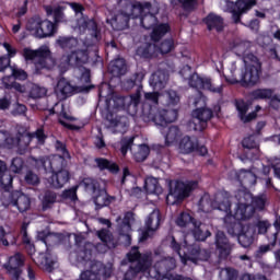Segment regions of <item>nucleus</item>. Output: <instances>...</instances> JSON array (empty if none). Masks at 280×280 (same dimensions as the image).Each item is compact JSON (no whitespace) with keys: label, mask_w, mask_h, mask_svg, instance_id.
I'll list each match as a JSON object with an SVG mask.
<instances>
[{"label":"nucleus","mask_w":280,"mask_h":280,"mask_svg":"<svg viewBox=\"0 0 280 280\" xmlns=\"http://www.w3.org/2000/svg\"><path fill=\"white\" fill-rule=\"evenodd\" d=\"M159 97H161L159 92L144 93V103L141 109H139V104H141L140 90L129 96L114 95L112 98H107L103 115L109 122L110 132L117 135V132L124 133L128 130V118L117 116V113H120V110H126L131 117L138 115L144 121H153L155 126L161 128V133L165 139V145H174L178 137H180V129L176 126L167 127V124H172L178 119V110L159 108Z\"/></svg>","instance_id":"1"},{"label":"nucleus","mask_w":280,"mask_h":280,"mask_svg":"<svg viewBox=\"0 0 280 280\" xmlns=\"http://www.w3.org/2000/svg\"><path fill=\"white\" fill-rule=\"evenodd\" d=\"M235 207L231 211V199L219 194L214 201H211L209 195H203L199 201V211L209 213L212 209L223 211V226L226 229L229 235L237 237L238 243L243 248H248L253 244L255 230L253 226L246 224L255 214V209H264L266 207V197L260 196L253 198L250 191L244 189L238 190L235 195Z\"/></svg>","instance_id":"2"},{"label":"nucleus","mask_w":280,"mask_h":280,"mask_svg":"<svg viewBox=\"0 0 280 280\" xmlns=\"http://www.w3.org/2000/svg\"><path fill=\"white\" fill-rule=\"evenodd\" d=\"M118 8H121L120 13L115 18H107V23L112 25L113 30H126V27H128V21H130V19H138L137 14H139V23L142 27H144V30H153L151 33V40H153V43L161 40V38L170 32V24H158V5H151L150 2L132 3L130 0H120Z\"/></svg>","instance_id":"3"},{"label":"nucleus","mask_w":280,"mask_h":280,"mask_svg":"<svg viewBox=\"0 0 280 280\" xmlns=\"http://www.w3.org/2000/svg\"><path fill=\"white\" fill-rule=\"evenodd\" d=\"M75 30L79 32L91 35L92 43L89 40L78 42L73 37H59L56 43L65 51L70 54L63 55L58 63L59 71L67 73L69 69L86 65L89 62V47L100 42V32L97 31V24L93 20H89L86 16H82L78 20Z\"/></svg>","instance_id":"4"},{"label":"nucleus","mask_w":280,"mask_h":280,"mask_svg":"<svg viewBox=\"0 0 280 280\" xmlns=\"http://www.w3.org/2000/svg\"><path fill=\"white\" fill-rule=\"evenodd\" d=\"M97 237L103 242V244H98L94 246L92 243H85L82 240V235L73 234L77 246H79V256L78 261L88 268L86 270L82 271L80 275L81 280H100L102 277L105 279L110 277L113 273V265L108 264L104 266V264L97 260H91L93 255V250L97 253H106L108 248H115L117 246V241L113 238V234L110 231L103 229L96 232ZM82 244H84L82 246Z\"/></svg>","instance_id":"5"},{"label":"nucleus","mask_w":280,"mask_h":280,"mask_svg":"<svg viewBox=\"0 0 280 280\" xmlns=\"http://www.w3.org/2000/svg\"><path fill=\"white\" fill-rule=\"evenodd\" d=\"M127 260L129 261V270L125 273V280H132L139 272H147V277H151L155 280H191L190 278H184L178 275L170 273V270L176 268V259L167 258L159 253H155L153 260L156 261L152 266V254L147 253L141 255L139 247H132L127 254Z\"/></svg>","instance_id":"6"},{"label":"nucleus","mask_w":280,"mask_h":280,"mask_svg":"<svg viewBox=\"0 0 280 280\" xmlns=\"http://www.w3.org/2000/svg\"><path fill=\"white\" fill-rule=\"evenodd\" d=\"M228 84L255 86L261 75V61L255 55H246L244 61H232L223 73Z\"/></svg>","instance_id":"7"},{"label":"nucleus","mask_w":280,"mask_h":280,"mask_svg":"<svg viewBox=\"0 0 280 280\" xmlns=\"http://www.w3.org/2000/svg\"><path fill=\"white\" fill-rule=\"evenodd\" d=\"M56 149L60 152L59 155H51L44 160H36L32 158L31 164L37 168L43 167L46 174H50V176H48V185L50 187H55V189H60L69 183V171L62 168L56 172V170L62 167L65 159H70V156L69 151H67L62 142L57 141Z\"/></svg>","instance_id":"8"},{"label":"nucleus","mask_w":280,"mask_h":280,"mask_svg":"<svg viewBox=\"0 0 280 280\" xmlns=\"http://www.w3.org/2000/svg\"><path fill=\"white\" fill-rule=\"evenodd\" d=\"M45 139L43 129H38L35 133L22 132L21 130L0 131V148L7 150L16 148L19 154H25L30 143L37 142L39 145H43Z\"/></svg>","instance_id":"9"},{"label":"nucleus","mask_w":280,"mask_h":280,"mask_svg":"<svg viewBox=\"0 0 280 280\" xmlns=\"http://www.w3.org/2000/svg\"><path fill=\"white\" fill-rule=\"evenodd\" d=\"M74 73L80 75L79 85L71 84V82L67 81L65 78L58 81L55 93L59 100H67V97H71V95H75V93H89L90 89H93V85H89V82H91V71L89 69L77 67Z\"/></svg>","instance_id":"10"},{"label":"nucleus","mask_w":280,"mask_h":280,"mask_svg":"<svg viewBox=\"0 0 280 280\" xmlns=\"http://www.w3.org/2000/svg\"><path fill=\"white\" fill-rule=\"evenodd\" d=\"M22 56L25 62L34 63L35 73H40L42 69H51L55 65L54 58H51V50L47 45L40 46L35 50L30 47H25L22 50Z\"/></svg>","instance_id":"11"},{"label":"nucleus","mask_w":280,"mask_h":280,"mask_svg":"<svg viewBox=\"0 0 280 280\" xmlns=\"http://www.w3.org/2000/svg\"><path fill=\"white\" fill-rule=\"evenodd\" d=\"M188 238L189 235H186L184 237V244L180 245V241H178L176 236H171L168 238L171 242V248L177 253L182 264H187L188 261L197 264L198 259H202V250L198 247H194L191 244H187Z\"/></svg>","instance_id":"12"},{"label":"nucleus","mask_w":280,"mask_h":280,"mask_svg":"<svg viewBox=\"0 0 280 280\" xmlns=\"http://www.w3.org/2000/svg\"><path fill=\"white\" fill-rule=\"evenodd\" d=\"M170 192L166 196L167 205H176L185 198H189V194L194 191V189L198 188V182L196 180H171L168 184Z\"/></svg>","instance_id":"13"},{"label":"nucleus","mask_w":280,"mask_h":280,"mask_svg":"<svg viewBox=\"0 0 280 280\" xmlns=\"http://www.w3.org/2000/svg\"><path fill=\"white\" fill-rule=\"evenodd\" d=\"M192 104L196 106V109L192 110L194 130H205L207 128V121L213 117V112L207 108V97L200 92L192 98Z\"/></svg>","instance_id":"14"},{"label":"nucleus","mask_w":280,"mask_h":280,"mask_svg":"<svg viewBox=\"0 0 280 280\" xmlns=\"http://www.w3.org/2000/svg\"><path fill=\"white\" fill-rule=\"evenodd\" d=\"M175 224L179 226V229H187L189 224H192L191 235L197 242H205L207 237H211V232L209 230L205 231L202 222L196 220V218L187 211H183L177 214Z\"/></svg>","instance_id":"15"},{"label":"nucleus","mask_w":280,"mask_h":280,"mask_svg":"<svg viewBox=\"0 0 280 280\" xmlns=\"http://www.w3.org/2000/svg\"><path fill=\"white\" fill-rule=\"evenodd\" d=\"M26 30L35 38H51L58 32L56 23L49 20H40L39 18L31 19L26 25Z\"/></svg>","instance_id":"16"},{"label":"nucleus","mask_w":280,"mask_h":280,"mask_svg":"<svg viewBox=\"0 0 280 280\" xmlns=\"http://www.w3.org/2000/svg\"><path fill=\"white\" fill-rule=\"evenodd\" d=\"M80 187H84L86 191H93L94 205L96 209H102V207H108L113 197H108V192L104 188H100V183L95 182L91 177H85L81 183Z\"/></svg>","instance_id":"17"},{"label":"nucleus","mask_w":280,"mask_h":280,"mask_svg":"<svg viewBox=\"0 0 280 280\" xmlns=\"http://www.w3.org/2000/svg\"><path fill=\"white\" fill-rule=\"evenodd\" d=\"M172 49H174V39L168 38L162 42L159 47H156V44H143L137 49L136 54L140 58H156L159 54H170Z\"/></svg>","instance_id":"18"},{"label":"nucleus","mask_w":280,"mask_h":280,"mask_svg":"<svg viewBox=\"0 0 280 280\" xmlns=\"http://www.w3.org/2000/svg\"><path fill=\"white\" fill-rule=\"evenodd\" d=\"M255 3V0H237L236 3L230 0H223L221 2V8L224 12H230L232 14L234 23H240V16H242L244 12H248Z\"/></svg>","instance_id":"19"},{"label":"nucleus","mask_w":280,"mask_h":280,"mask_svg":"<svg viewBox=\"0 0 280 280\" xmlns=\"http://www.w3.org/2000/svg\"><path fill=\"white\" fill-rule=\"evenodd\" d=\"M1 201L4 207H16L20 213L27 211L32 205L30 197L21 191L4 192Z\"/></svg>","instance_id":"20"},{"label":"nucleus","mask_w":280,"mask_h":280,"mask_svg":"<svg viewBox=\"0 0 280 280\" xmlns=\"http://www.w3.org/2000/svg\"><path fill=\"white\" fill-rule=\"evenodd\" d=\"M11 71L12 75L4 77L2 79V84H4L5 89H14L18 93H25L27 88L21 85V83H16L14 80H27V72L18 67H11Z\"/></svg>","instance_id":"21"},{"label":"nucleus","mask_w":280,"mask_h":280,"mask_svg":"<svg viewBox=\"0 0 280 280\" xmlns=\"http://www.w3.org/2000/svg\"><path fill=\"white\" fill-rule=\"evenodd\" d=\"M191 89H205L206 91H210V93H218L219 95L222 94L223 85L222 83H218L215 81H211V79H202L200 75L195 74L190 81Z\"/></svg>","instance_id":"22"},{"label":"nucleus","mask_w":280,"mask_h":280,"mask_svg":"<svg viewBox=\"0 0 280 280\" xmlns=\"http://www.w3.org/2000/svg\"><path fill=\"white\" fill-rule=\"evenodd\" d=\"M161 224V211L158 209L153 210L152 213L145 220L144 230L141 232L140 242H145V240L159 229Z\"/></svg>","instance_id":"23"},{"label":"nucleus","mask_w":280,"mask_h":280,"mask_svg":"<svg viewBox=\"0 0 280 280\" xmlns=\"http://www.w3.org/2000/svg\"><path fill=\"white\" fill-rule=\"evenodd\" d=\"M25 264V256L21 253H16L15 255L9 258V261L4 264L5 270L12 275L15 280H25L21 277V267Z\"/></svg>","instance_id":"24"},{"label":"nucleus","mask_w":280,"mask_h":280,"mask_svg":"<svg viewBox=\"0 0 280 280\" xmlns=\"http://www.w3.org/2000/svg\"><path fill=\"white\" fill-rule=\"evenodd\" d=\"M135 221V215L132 212H127L124 217L122 223L119 226V240L125 246H130V231H132V222Z\"/></svg>","instance_id":"25"},{"label":"nucleus","mask_w":280,"mask_h":280,"mask_svg":"<svg viewBox=\"0 0 280 280\" xmlns=\"http://www.w3.org/2000/svg\"><path fill=\"white\" fill-rule=\"evenodd\" d=\"M232 176H235V180H237L240 185L244 186L243 189H241V191H244V189L248 191L246 187H253V185L257 183V176L255 175V173L250 171H246V170H241L240 172L233 171Z\"/></svg>","instance_id":"26"},{"label":"nucleus","mask_w":280,"mask_h":280,"mask_svg":"<svg viewBox=\"0 0 280 280\" xmlns=\"http://www.w3.org/2000/svg\"><path fill=\"white\" fill-rule=\"evenodd\" d=\"M230 49L236 56H242L243 59L241 62H244L245 56H255L253 52H250V43L243 42L242 39H234L232 43H230Z\"/></svg>","instance_id":"27"},{"label":"nucleus","mask_w":280,"mask_h":280,"mask_svg":"<svg viewBox=\"0 0 280 280\" xmlns=\"http://www.w3.org/2000/svg\"><path fill=\"white\" fill-rule=\"evenodd\" d=\"M149 84L154 91H163L167 84V72L165 70L155 71L151 75Z\"/></svg>","instance_id":"28"},{"label":"nucleus","mask_w":280,"mask_h":280,"mask_svg":"<svg viewBox=\"0 0 280 280\" xmlns=\"http://www.w3.org/2000/svg\"><path fill=\"white\" fill-rule=\"evenodd\" d=\"M183 62H187V65L179 70V75L184 80H188V84L189 86H191V79L194 78V75H198V74L191 72V66L189 65H194V62H196V58L191 57V54L186 52L183 55Z\"/></svg>","instance_id":"29"},{"label":"nucleus","mask_w":280,"mask_h":280,"mask_svg":"<svg viewBox=\"0 0 280 280\" xmlns=\"http://www.w3.org/2000/svg\"><path fill=\"white\" fill-rule=\"evenodd\" d=\"M215 244L220 253V257H229V255H231V244L229 243V240L226 238L224 232H217Z\"/></svg>","instance_id":"30"},{"label":"nucleus","mask_w":280,"mask_h":280,"mask_svg":"<svg viewBox=\"0 0 280 280\" xmlns=\"http://www.w3.org/2000/svg\"><path fill=\"white\" fill-rule=\"evenodd\" d=\"M237 277V271L233 268H225L220 271V278L222 280H234ZM241 280H267L266 277L257 275H244Z\"/></svg>","instance_id":"31"},{"label":"nucleus","mask_w":280,"mask_h":280,"mask_svg":"<svg viewBox=\"0 0 280 280\" xmlns=\"http://www.w3.org/2000/svg\"><path fill=\"white\" fill-rule=\"evenodd\" d=\"M236 110H238V117L244 124H247V121H253V119L257 117V112H252L246 115V113H248V104H246L244 101L236 102Z\"/></svg>","instance_id":"32"},{"label":"nucleus","mask_w":280,"mask_h":280,"mask_svg":"<svg viewBox=\"0 0 280 280\" xmlns=\"http://www.w3.org/2000/svg\"><path fill=\"white\" fill-rule=\"evenodd\" d=\"M275 229L277 233L272 235V243L270 245H262L259 247L258 253H268L273 248H280V218L275 222Z\"/></svg>","instance_id":"33"},{"label":"nucleus","mask_w":280,"mask_h":280,"mask_svg":"<svg viewBox=\"0 0 280 280\" xmlns=\"http://www.w3.org/2000/svg\"><path fill=\"white\" fill-rule=\"evenodd\" d=\"M197 148L198 140L196 138L186 136L179 141V151L182 152V154H189L194 152V150H196Z\"/></svg>","instance_id":"34"},{"label":"nucleus","mask_w":280,"mask_h":280,"mask_svg":"<svg viewBox=\"0 0 280 280\" xmlns=\"http://www.w3.org/2000/svg\"><path fill=\"white\" fill-rule=\"evenodd\" d=\"M144 189L147 194H153L154 196H161L163 194V187L159 184V179L155 177H147L144 180Z\"/></svg>","instance_id":"35"},{"label":"nucleus","mask_w":280,"mask_h":280,"mask_svg":"<svg viewBox=\"0 0 280 280\" xmlns=\"http://www.w3.org/2000/svg\"><path fill=\"white\" fill-rule=\"evenodd\" d=\"M203 21L208 30H217V32H222L224 27V21L220 18V15H215L214 13H210Z\"/></svg>","instance_id":"36"},{"label":"nucleus","mask_w":280,"mask_h":280,"mask_svg":"<svg viewBox=\"0 0 280 280\" xmlns=\"http://www.w3.org/2000/svg\"><path fill=\"white\" fill-rule=\"evenodd\" d=\"M108 71L112 72L113 75L119 78V75H124L126 73V60L124 58H118L109 62Z\"/></svg>","instance_id":"37"},{"label":"nucleus","mask_w":280,"mask_h":280,"mask_svg":"<svg viewBox=\"0 0 280 280\" xmlns=\"http://www.w3.org/2000/svg\"><path fill=\"white\" fill-rule=\"evenodd\" d=\"M46 13L48 16L52 15L55 23H62L65 22V14L62 13V10H65V5H57V7H51L47 5L45 7Z\"/></svg>","instance_id":"38"},{"label":"nucleus","mask_w":280,"mask_h":280,"mask_svg":"<svg viewBox=\"0 0 280 280\" xmlns=\"http://www.w3.org/2000/svg\"><path fill=\"white\" fill-rule=\"evenodd\" d=\"M5 172H8V166L5 162L0 160V185L3 189H10L12 187V176Z\"/></svg>","instance_id":"39"},{"label":"nucleus","mask_w":280,"mask_h":280,"mask_svg":"<svg viewBox=\"0 0 280 280\" xmlns=\"http://www.w3.org/2000/svg\"><path fill=\"white\" fill-rule=\"evenodd\" d=\"M27 226H30V223H23L21 226V234H22V242L25 245L27 254L32 257L36 253V248L34 247V244H32V241H30V237L27 236Z\"/></svg>","instance_id":"40"},{"label":"nucleus","mask_w":280,"mask_h":280,"mask_svg":"<svg viewBox=\"0 0 280 280\" xmlns=\"http://www.w3.org/2000/svg\"><path fill=\"white\" fill-rule=\"evenodd\" d=\"M55 108H61V113H59V124L65 126L66 128H70L71 130L75 129V126L71 125L69 121H73V117L67 114L65 109V105L62 103H57Z\"/></svg>","instance_id":"41"},{"label":"nucleus","mask_w":280,"mask_h":280,"mask_svg":"<svg viewBox=\"0 0 280 280\" xmlns=\"http://www.w3.org/2000/svg\"><path fill=\"white\" fill-rule=\"evenodd\" d=\"M33 261L48 272H51V269L54 268V261H51V259L44 253H39L38 256L33 257Z\"/></svg>","instance_id":"42"},{"label":"nucleus","mask_w":280,"mask_h":280,"mask_svg":"<svg viewBox=\"0 0 280 280\" xmlns=\"http://www.w3.org/2000/svg\"><path fill=\"white\" fill-rule=\"evenodd\" d=\"M162 97L165 100V106H176V104L180 102V96H178V93L174 90L166 91L162 94Z\"/></svg>","instance_id":"43"},{"label":"nucleus","mask_w":280,"mask_h":280,"mask_svg":"<svg viewBox=\"0 0 280 280\" xmlns=\"http://www.w3.org/2000/svg\"><path fill=\"white\" fill-rule=\"evenodd\" d=\"M95 161L100 170H108L109 172H112V174H117L119 172V166H117L113 162H109L108 160L96 159Z\"/></svg>","instance_id":"44"},{"label":"nucleus","mask_w":280,"mask_h":280,"mask_svg":"<svg viewBox=\"0 0 280 280\" xmlns=\"http://www.w3.org/2000/svg\"><path fill=\"white\" fill-rule=\"evenodd\" d=\"M150 154V147L145 144H140L138 147V152H133V159L138 163H141L142 161H145L148 159V155Z\"/></svg>","instance_id":"45"},{"label":"nucleus","mask_w":280,"mask_h":280,"mask_svg":"<svg viewBox=\"0 0 280 280\" xmlns=\"http://www.w3.org/2000/svg\"><path fill=\"white\" fill-rule=\"evenodd\" d=\"M253 100H270L272 97V90L258 89L252 92Z\"/></svg>","instance_id":"46"},{"label":"nucleus","mask_w":280,"mask_h":280,"mask_svg":"<svg viewBox=\"0 0 280 280\" xmlns=\"http://www.w3.org/2000/svg\"><path fill=\"white\" fill-rule=\"evenodd\" d=\"M18 241L19 235L16 232H14V230H8L4 240H2V246H14Z\"/></svg>","instance_id":"47"},{"label":"nucleus","mask_w":280,"mask_h":280,"mask_svg":"<svg viewBox=\"0 0 280 280\" xmlns=\"http://www.w3.org/2000/svg\"><path fill=\"white\" fill-rule=\"evenodd\" d=\"M30 95L34 100L45 97V95H47V89H45L44 86L37 85V84H31Z\"/></svg>","instance_id":"48"},{"label":"nucleus","mask_w":280,"mask_h":280,"mask_svg":"<svg viewBox=\"0 0 280 280\" xmlns=\"http://www.w3.org/2000/svg\"><path fill=\"white\" fill-rule=\"evenodd\" d=\"M78 187L79 186H73L70 189H66L61 194V198L63 200H71L72 202H75L78 200Z\"/></svg>","instance_id":"49"},{"label":"nucleus","mask_w":280,"mask_h":280,"mask_svg":"<svg viewBox=\"0 0 280 280\" xmlns=\"http://www.w3.org/2000/svg\"><path fill=\"white\" fill-rule=\"evenodd\" d=\"M132 143H135V138H124L120 141V153L122 156H126L128 154V150H131Z\"/></svg>","instance_id":"50"},{"label":"nucleus","mask_w":280,"mask_h":280,"mask_svg":"<svg viewBox=\"0 0 280 280\" xmlns=\"http://www.w3.org/2000/svg\"><path fill=\"white\" fill-rule=\"evenodd\" d=\"M243 148L247 150H257L259 148V143L257 142V138L255 136H249L243 140Z\"/></svg>","instance_id":"51"},{"label":"nucleus","mask_w":280,"mask_h":280,"mask_svg":"<svg viewBox=\"0 0 280 280\" xmlns=\"http://www.w3.org/2000/svg\"><path fill=\"white\" fill-rule=\"evenodd\" d=\"M2 47L5 49L7 51V56H3L2 58H8L9 60H12V58H14L16 56V54H19V50L12 46V44L4 42L2 44Z\"/></svg>","instance_id":"52"},{"label":"nucleus","mask_w":280,"mask_h":280,"mask_svg":"<svg viewBox=\"0 0 280 280\" xmlns=\"http://www.w3.org/2000/svg\"><path fill=\"white\" fill-rule=\"evenodd\" d=\"M198 0H171L172 5H183L184 10H191Z\"/></svg>","instance_id":"53"},{"label":"nucleus","mask_w":280,"mask_h":280,"mask_svg":"<svg viewBox=\"0 0 280 280\" xmlns=\"http://www.w3.org/2000/svg\"><path fill=\"white\" fill-rule=\"evenodd\" d=\"M25 170V166H23V160L21 158H15L12 160L11 164V171L14 172V174H21Z\"/></svg>","instance_id":"54"},{"label":"nucleus","mask_w":280,"mask_h":280,"mask_svg":"<svg viewBox=\"0 0 280 280\" xmlns=\"http://www.w3.org/2000/svg\"><path fill=\"white\" fill-rule=\"evenodd\" d=\"M25 113H27V107L21 103H16L11 110V115H13V117L25 115Z\"/></svg>","instance_id":"55"},{"label":"nucleus","mask_w":280,"mask_h":280,"mask_svg":"<svg viewBox=\"0 0 280 280\" xmlns=\"http://www.w3.org/2000/svg\"><path fill=\"white\" fill-rule=\"evenodd\" d=\"M27 185H38V175L34 174L32 171H28L24 177Z\"/></svg>","instance_id":"56"},{"label":"nucleus","mask_w":280,"mask_h":280,"mask_svg":"<svg viewBox=\"0 0 280 280\" xmlns=\"http://www.w3.org/2000/svg\"><path fill=\"white\" fill-rule=\"evenodd\" d=\"M56 202V194L54 192H46L43 198L44 207H49V205H54Z\"/></svg>","instance_id":"57"},{"label":"nucleus","mask_w":280,"mask_h":280,"mask_svg":"<svg viewBox=\"0 0 280 280\" xmlns=\"http://www.w3.org/2000/svg\"><path fill=\"white\" fill-rule=\"evenodd\" d=\"M12 106V98L4 96L0 98V110H8Z\"/></svg>","instance_id":"58"},{"label":"nucleus","mask_w":280,"mask_h":280,"mask_svg":"<svg viewBox=\"0 0 280 280\" xmlns=\"http://www.w3.org/2000/svg\"><path fill=\"white\" fill-rule=\"evenodd\" d=\"M40 235H43V233L39 232L37 237L45 244L46 248L48 247V244L51 242V240H58V235L56 234H48L44 238Z\"/></svg>","instance_id":"59"},{"label":"nucleus","mask_w":280,"mask_h":280,"mask_svg":"<svg viewBox=\"0 0 280 280\" xmlns=\"http://www.w3.org/2000/svg\"><path fill=\"white\" fill-rule=\"evenodd\" d=\"M256 226L258 229V233L262 235L264 233H266V231H268L270 223H268V221H259Z\"/></svg>","instance_id":"60"},{"label":"nucleus","mask_w":280,"mask_h":280,"mask_svg":"<svg viewBox=\"0 0 280 280\" xmlns=\"http://www.w3.org/2000/svg\"><path fill=\"white\" fill-rule=\"evenodd\" d=\"M271 108L279 110L280 108V96H273L270 101Z\"/></svg>","instance_id":"61"},{"label":"nucleus","mask_w":280,"mask_h":280,"mask_svg":"<svg viewBox=\"0 0 280 280\" xmlns=\"http://www.w3.org/2000/svg\"><path fill=\"white\" fill-rule=\"evenodd\" d=\"M7 67H10V59L0 57V71H3V69H7Z\"/></svg>","instance_id":"62"},{"label":"nucleus","mask_w":280,"mask_h":280,"mask_svg":"<svg viewBox=\"0 0 280 280\" xmlns=\"http://www.w3.org/2000/svg\"><path fill=\"white\" fill-rule=\"evenodd\" d=\"M70 8L75 12V14H81L82 10H84V8H82V4L79 3H69Z\"/></svg>","instance_id":"63"},{"label":"nucleus","mask_w":280,"mask_h":280,"mask_svg":"<svg viewBox=\"0 0 280 280\" xmlns=\"http://www.w3.org/2000/svg\"><path fill=\"white\" fill-rule=\"evenodd\" d=\"M249 27L253 30V32H257V30H259V20H253L249 23Z\"/></svg>","instance_id":"64"}]
</instances>
